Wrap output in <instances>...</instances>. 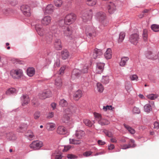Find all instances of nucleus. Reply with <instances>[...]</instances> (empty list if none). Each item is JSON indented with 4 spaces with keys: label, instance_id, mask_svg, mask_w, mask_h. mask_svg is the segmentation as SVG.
Here are the masks:
<instances>
[{
    "label": "nucleus",
    "instance_id": "nucleus-39",
    "mask_svg": "<svg viewBox=\"0 0 159 159\" xmlns=\"http://www.w3.org/2000/svg\"><path fill=\"white\" fill-rule=\"evenodd\" d=\"M59 105L62 107H66L68 105L67 102L64 99H62L60 100L59 102Z\"/></svg>",
    "mask_w": 159,
    "mask_h": 159
},
{
    "label": "nucleus",
    "instance_id": "nucleus-26",
    "mask_svg": "<svg viewBox=\"0 0 159 159\" xmlns=\"http://www.w3.org/2000/svg\"><path fill=\"white\" fill-rule=\"evenodd\" d=\"M35 73V69L33 67H29L27 70V74L29 76H32Z\"/></svg>",
    "mask_w": 159,
    "mask_h": 159
},
{
    "label": "nucleus",
    "instance_id": "nucleus-21",
    "mask_svg": "<svg viewBox=\"0 0 159 159\" xmlns=\"http://www.w3.org/2000/svg\"><path fill=\"white\" fill-rule=\"evenodd\" d=\"M61 42L60 39H56L55 40L54 45L55 48L57 50H60L62 48Z\"/></svg>",
    "mask_w": 159,
    "mask_h": 159
},
{
    "label": "nucleus",
    "instance_id": "nucleus-61",
    "mask_svg": "<svg viewBox=\"0 0 159 159\" xmlns=\"http://www.w3.org/2000/svg\"><path fill=\"white\" fill-rule=\"evenodd\" d=\"M66 69V67L65 66H63L59 70V74L60 75L63 74L64 72V71Z\"/></svg>",
    "mask_w": 159,
    "mask_h": 159
},
{
    "label": "nucleus",
    "instance_id": "nucleus-8",
    "mask_svg": "<svg viewBox=\"0 0 159 159\" xmlns=\"http://www.w3.org/2000/svg\"><path fill=\"white\" fill-rule=\"evenodd\" d=\"M139 39V34L137 33H135L130 35L129 41L132 44L136 45L138 43Z\"/></svg>",
    "mask_w": 159,
    "mask_h": 159
},
{
    "label": "nucleus",
    "instance_id": "nucleus-55",
    "mask_svg": "<svg viewBox=\"0 0 159 159\" xmlns=\"http://www.w3.org/2000/svg\"><path fill=\"white\" fill-rule=\"evenodd\" d=\"M92 153L93 152L91 151H86L83 153V155L85 157H88L90 156Z\"/></svg>",
    "mask_w": 159,
    "mask_h": 159
},
{
    "label": "nucleus",
    "instance_id": "nucleus-16",
    "mask_svg": "<svg viewBox=\"0 0 159 159\" xmlns=\"http://www.w3.org/2000/svg\"><path fill=\"white\" fill-rule=\"evenodd\" d=\"M105 64L102 62L97 63L95 72L97 74H100L103 71Z\"/></svg>",
    "mask_w": 159,
    "mask_h": 159
},
{
    "label": "nucleus",
    "instance_id": "nucleus-27",
    "mask_svg": "<svg viewBox=\"0 0 159 159\" xmlns=\"http://www.w3.org/2000/svg\"><path fill=\"white\" fill-rule=\"evenodd\" d=\"M61 56L63 60H66L68 57L69 56V52L66 50H63L61 52Z\"/></svg>",
    "mask_w": 159,
    "mask_h": 159
},
{
    "label": "nucleus",
    "instance_id": "nucleus-57",
    "mask_svg": "<svg viewBox=\"0 0 159 159\" xmlns=\"http://www.w3.org/2000/svg\"><path fill=\"white\" fill-rule=\"evenodd\" d=\"M40 113L38 111L36 112L34 114V117L35 119H38L40 117Z\"/></svg>",
    "mask_w": 159,
    "mask_h": 159
},
{
    "label": "nucleus",
    "instance_id": "nucleus-1",
    "mask_svg": "<svg viewBox=\"0 0 159 159\" xmlns=\"http://www.w3.org/2000/svg\"><path fill=\"white\" fill-rule=\"evenodd\" d=\"M85 135V132L79 130L76 131L75 134L73 135V138L69 139L70 143L73 144H79L81 143L82 141L81 140Z\"/></svg>",
    "mask_w": 159,
    "mask_h": 159
},
{
    "label": "nucleus",
    "instance_id": "nucleus-63",
    "mask_svg": "<svg viewBox=\"0 0 159 159\" xmlns=\"http://www.w3.org/2000/svg\"><path fill=\"white\" fill-rule=\"evenodd\" d=\"M134 140L132 139H130V140L129 143H133V145H131V148H134L136 147V145L134 143Z\"/></svg>",
    "mask_w": 159,
    "mask_h": 159
},
{
    "label": "nucleus",
    "instance_id": "nucleus-38",
    "mask_svg": "<svg viewBox=\"0 0 159 159\" xmlns=\"http://www.w3.org/2000/svg\"><path fill=\"white\" fill-rule=\"evenodd\" d=\"M97 0H87L86 2L87 4L90 6H93L96 5Z\"/></svg>",
    "mask_w": 159,
    "mask_h": 159
},
{
    "label": "nucleus",
    "instance_id": "nucleus-45",
    "mask_svg": "<svg viewBox=\"0 0 159 159\" xmlns=\"http://www.w3.org/2000/svg\"><path fill=\"white\" fill-rule=\"evenodd\" d=\"M83 122L86 125L89 127H91L93 123L89 120L87 119H85L84 120Z\"/></svg>",
    "mask_w": 159,
    "mask_h": 159
},
{
    "label": "nucleus",
    "instance_id": "nucleus-35",
    "mask_svg": "<svg viewBox=\"0 0 159 159\" xmlns=\"http://www.w3.org/2000/svg\"><path fill=\"white\" fill-rule=\"evenodd\" d=\"M53 2L55 5L58 7H61L62 4V0H54Z\"/></svg>",
    "mask_w": 159,
    "mask_h": 159
},
{
    "label": "nucleus",
    "instance_id": "nucleus-22",
    "mask_svg": "<svg viewBox=\"0 0 159 159\" xmlns=\"http://www.w3.org/2000/svg\"><path fill=\"white\" fill-rule=\"evenodd\" d=\"M6 137L10 140H15L16 139V135L12 132H7L6 133Z\"/></svg>",
    "mask_w": 159,
    "mask_h": 159
},
{
    "label": "nucleus",
    "instance_id": "nucleus-20",
    "mask_svg": "<svg viewBox=\"0 0 159 159\" xmlns=\"http://www.w3.org/2000/svg\"><path fill=\"white\" fill-rule=\"evenodd\" d=\"M54 8L53 5L50 4L48 5L44 10V13L47 14L52 13L54 11Z\"/></svg>",
    "mask_w": 159,
    "mask_h": 159
},
{
    "label": "nucleus",
    "instance_id": "nucleus-14",
    "mask_svg": "<svg viewBox=\"0 0 159 159\" xmlns=\"http://www.w3.org/2000/svg\"><path fill=\"white\" fill-rule=\"evenodd\" d=\"M61 31L64 35L67 37L70 36L72 33L71 29L68 26H63L61 27Z\"/></svg>",
    "mask_w": 159,
    "mask_h": 159
},
{
    "label": "nucleus",
    "instance_id": "nucleus-51",
    "mask_svg": "<svg viewBox=\"0 0 159 159\" xmlns=\"http://www.w3.org/2000/svg\"><path fill=\"white\" fill-rule=\"evenodd\" d=\"M88 67L87 65L84 66L83 68L80 70L82 73H86L88 72Z\"/></svg>",
    "mask_w": 159,
    "mask_h": 159
},
{
    "label": "nucleus",
    "instance_id": "nucleus-40",
    "mask_svg": "<svg viewBox=\"0 0 159 159\" xmlns=\"http://www.w3.org/2000/svg\"><path fill=\"white\" fill-rule=\"evenodd\" d=\"M125 37V33L124 32H121L119 34V38L118 40L119 43H121L124 40Z\"/></svg>",
    "mask_w": 159,
    "mask_h": 159
},
{
    "label": "nucleus",
    "instance_id": "nucleus-34",
    "mask_svg": "<svg viewBox=\"0 0 159 159\" xmlns=\"http://www.w3.org/2000/svg\"><path fill=\"white\" fill-rule=\"evenodd\" d=\"M16 92V90L14 88H11L8 89L6 92L7 94L9 95L14 94Z\"/></svg>",
    "mask_w": 159,
    "mask_h": 159
},
{
    "label": "nucleus",
    "instance_id": "nucleus-2",
    "mask_svg": "<svg viewBox=\"0 0 159 159\" xmlns=\"http://www.w3.org/2000/svg\"><path fill=\"white\" fill-rule=\"evenodd\" d=\"M92 10L91 9L85 10L81 13V17L84 22L90 20L92 17Z\"/></svg>",
    "mask_w": 159,
    "mask_h": 159
},
{
    "label": "nucleus",
    "instance_id": "nucleus-58",
    "mask_svg": "<svg viewBox=\"0 0 159 159\" xmlns=\"http://www.w3.org/2000/svg\"><path fill=\"white\" fill-rule=\"evenodd\" d=\"M103 109L105 111H107V109L112 110V106H111L108 105H107L106 106H103Z\"/></svg>",
    "mask_w": 159,
    "mask_h": 159
},
{
    "label": "nucleus",
    "instance_id": "nucleus-47",
    "mask_svg": "<svg viewBox=\"0 0 159 159\" xmlns=\"http://www.w3.org/2000/svg\"><path fill=\"white\" fill-rule=\"evenodd\" d=\"M151 29L154 32H158L159 31V25L154 24L151 26Z\"/></svg>",
    "mask_w": 159,
    "mask_h": 159
},
{
    "label": "nucleus",
    "instance_id": "nucleus-62",
    "mask_svg": "<svg viewBox=\"0 0 159 159\" xmlns=\"http://www.w3.org/2000/svg\"><path fill=\"white\" fill-rule=\"evenodd\" d=\"M154 128L155 129H159V123L157 121H156L154 124Z\"/></svg>",
    "mask_w": 159,
    "mask_h": 159
},
{
    "label": "nucleus",
    "instance_id": "nucleus-6",
    "mask_svg": "<svg viewBox=\"0 0 159 159\" xmlns=\"http://www.w3.org/2000/svg\"><path fill=\"white\" fill-rule=\"evenodd\" d=\"M85 34L89 37L93 38L97 35L96 29L93 26H87L85 29Z\"/></svg>",
    "mask_w": 159,
    "mask_h": 159
},
{
    "label": "nucleus",
    "instance_id": "nucleus-15",
    "mask_svg": "<svg viewBox=\"0 0 159 159\" xmlns=\"http://www.w3.org/2000/svg\"><path fill=\"white\" fill-rule=\"evenodd\" d=\"M95 16L96 19L101 22H102L106 18V14L102 12L97 13Z\"/></svg>",
    "mask_w": 159,
    "mask_h": 159
},
{
    "label": "nucleus",
    "instance_id": "nucleus-56",
    "mask_svg": "<svg viewBox=\"0 0 159 159\" xmlns=\"http://www.w3.org/2000/svg\"><path fill=\"white\" fill-rule=\"evenodd\" d=\"M121 148L123 149H126L131 148V145L130 144H124L121 146Z\"/></svg>",
    "mask_w": 159,
    "mask_h": 159
},
{
    "label": "nucleus",
    "instance_id": "nucleus-25",
    "mask_svg": "<svg viewBox=\"0 0 159 159\" xmlns=\"http://www.w3.org/2000/svg\"><path fill=\"white\" fill-rule=\"evenodd\" d=\"M82 92L80 90H77L73 95L74 99L75 100H78L82 96Z\"/></svg>",
    "mask_w": 159,
    "mask_h": 159
},
{
    "label": "nucleus",
    "instance_id": "nucleus-28",
    "mask_svg": "<svg viewBox=\"0 0 159 159\" xmlns=\"http://www.w3.org/2000/svg\"><path fill=\"white\" fill-rule=\"evenodd\" d=\"M51 32L52 34H54L55 36L57 37L58 33H57V26L55 25H53L50 28Z\"/></svg>",
    "mask_w": 159,
    "mask_h": 159
},
{
    "label": "nucleus",
    "instance_id": "nucleus-36",
    "mask_svg": "<svg viewBox=\"0 0 159 159\" xmlns=\"http://www.w3.org/2000/svg\"><path fill=\"white\" fill-rule=\"evenodd\" d=\"M124 125L125 127L128 130L130 133L132 134H133L135 133V130L134 129L129 127L128 125H126L125 124H124Z\"/></svg>",
    "mask_w": 159,
    "mask_h": 159
},
{
    "label": "nucleus",
    "instance_id": "nucleus-32",
    "mask_svg": "<svg viewBox=\"0 0 159 159\" xmlns=\"http://www.w3.org/2000/svg\"><path fill=\"white\" fill-rule=\"evenodd\" d=\"M142 38L143 40L146 42L148 40V31L146 29H144L143 30L142 34Z\"/></svg>",
    "mask_w": 159,
    "mask_h": 159
},
{
    "label": "nucleus",
    "instance_id": "nucleus-19",
    "mask_svg": "<svg viewBox=\"0 0 159 159\" xmlns=\"http://www.w3.org/2000/svg\"><path fill=\"white\" fill-rule=\"evenodd\" d=\"M107 9L110 14L113 13L116 10V6L113 2H110L107 5Z\"/></svg>",
    "mask_w": 159,
    "mask_h": 159
},
{
    "label": "nucleus",
    "instance_id": "nucleus-5",
    "mask_svg": "<svg viewBox=\"0 0 159 159\" xmlns=\"http://www.w3.org/2000/svg\"><path fill=\"white\" fill-rule=\"evenodd\" d=\"M76 19V16L73 13L67 14L64 19V23L66 24L69 25L73 23Z\"/></svg>",
    "mask_w": 159,
    "mask_h": 159
},
{
    "label": "nucleus",
    "instance_id": "nucleus-44",
    "mask_svg": "<svg viewBox=\"0 0 159 159\" xmlns=\"http://www.w3.org/2000/svg\"><path fill=\"white\" fill-rule=\"evenodd\" d=\"M103 132L109 137H113V134L112 133L107 129H104L103 130Z\"/></svg>",
    "mask_w": 159,
    "mask_h": 159
},
{
    "label": "nucleus",
    "instance_id": "nucleus-52",
    "mask_svg": "<svg viewBox=\"0 0 159 159\" xmlns=\"http://www.w3.org/2000/svg\"><path fill=\"white\" fill-rule=\"evenodd\" d=\"M67 157L69 159H75L77 158V157L74 154H69L67 155Z\"/></svg>",
    "mask_w": 159,
    "mask_h": 159
},
{
    "label": "nucleus",
    "instance_id": "nucleus-53",
    "mask_svg": "<svg viewBox=\"0 0 159 159\" xmlns=\"http://www.w3.org/2000/svg\"><path fill=\"white\" fill-rule=\"evenodd\" d=\"M71 148V146L70 145H67L64 146V148L62 150L63 152H66L69 150Z\"/></svg>",
    "mask_w": 159,
    "mask_h": 159
},
{
    "label": "nucleus",
    "instance_id": "nucleus-3",
    "mask_svg": "<svg viewBox=\"0 0 159 159\" xmlns=\"http://www.w3.org/2000/svg\"><path fill=\"white\" fill-rule=\"evenodd\" d=\"M94 115L95 117L98 120V123L101 125H107L110 124V122L108 120L102 118L101 114L94 113Z\"/></svg>",
    "mask_w": 159,
    "mask_h": 159
},
{
    "label": "nucleus",
    "instance_id": "nucleus-37",
    "mask_svg": "<svg viewBox=\"0 0 159 159\" xmlns=\"http://www.w3.org/2000/svg\"><path fill=\"white\" fill-rule=\"evenodd\" d=\"M97 89L98 92L102 93L104 90V87L102 84L100 83H98L97 84Z\"/></svg>",
    "mask_w": 159,
    "mask_h": 159
},
{
    "label": "nucleus",
    "instance_id": "nucleus-46",
    "mask_svg": "<svg viewBox=\"0 0 159 159\" xmlns=\"http://www.w3.org/2000/svg\"><path fill=\"white\" fill-rule=\"evenodd\" d=\"M144 111L146 112H149L152 110L151 107L149 104H147L144 106Z\"/></svg>",
    "mask_w": 159,
    "mask_h": 159
},
{
    "label": "nucleus",
    "instance_id": "nucleus-11",
    "mask_svg": "<svg viewBox=\"0 0 159 159\" xmlns=\"http://www.w3.org/2000/svg\"><path fill=\"white\" fill-rule=\"evenodd\" d=\"M52 20L51 17L49 16H44L41 20V23L43 26H47L49 25L51 23Z\"/></svg>",
    "mask_w": 159,
    "mask_h": 159
},
{
    "label": "nucleus",
    "instance_id": "nucleus-12",
    "mask_svg": "<svg viewBox=\"0 0 159 159\" xmlns=\"http://www.w3.org/2000/svg\"><path fill=\"white\" fill-rule=\"evenodd\" d=\"M35 27L37 32L40 36H43L45 34V30L40 25H36Z\"/></svg>",
    "mask_w": 159,
    "mask_h": 159
},
{
    "label": "nucleus",
    "instance_id": "nucleus-24",
    "mask_svg": "<svg viewBox=\"0 0 159 159\" xmlns=\"http://www.w3.org/2000/svg\"><path fill=\"white\" fill-rule=\"evenodd\" d=\"M57 133L61 134H65L66 132V129L64 126H59L57 129Z\"/></svg>",
    "mask_w": 159,
    "mask_h": 159
},
{
    "label": "nucleus",
    "instance_id": "nucleus-59",
    "mask_svg": "<svg viewBox=\"0 0 159 159\" xmlns=\"http://www.w3.org/2000/svg\"><path fill=\"white\" fill-rule=\"evenodd\" d=\"M130 79L132 80H137L138 77L136 75H133L130 76Z\"/></svg>",
    "mask_w": 159,
    "mask_h": 159
},
{
    "label": "nucleus",
    "instance_id": "nucleus-64",
    "mask_svg": "<svg viewBox=\"0 0 159 159\" xmlns=\"http://www.w3.org/2000/svg\"><path fill=\"white\" fill-rule=\"evenodd\" d=\"M98 143L99 145H104L105 144V142L102 140H98Z\"/></svg>",
    "mask_w": 159,
    "mask_h": 159
},
{
    "label": "nucleus",
    "instance_id": "nucleus-10",
    "mask_svg": "<svg viewBox=\"0 0 159 159\" xmlns=\"http://www.w3.org/2000/svg\"><path fill=\"white\" fill-rule=\"evenodd\" d=\"M52 93L49 90H44L41 92L39 95V98L41 99H44L52 96Z\"/></svg>",
    "mask_w": 159,
    "mask_h": 159
},
{
    "label": "nucleus",
    "instance_id": "nucleus-60",
    "mask_svg": "<svg viewBox=\"0 0 159 159\" xmlns=\"http://www.w3.org/2000/svg\"><path fill=\"white\" fill-rule=\"evenodd\" d=\"M54 116V113L52 112H50L48 114L47 118L48 119H50L52 118Z\"/></svg>",
    "mask_w": 159,
    "mask_h": 159
},
{
    "label": "nucleus",
    "instance_id": "nucleus-41",
    "mask_svg": "<svg viewBox=\"0 0 159 159\" xmlns=\"http://www.w3.org/2000/svg\"><path fill=\"white\" fill-rule=\"evenodd\" d=\"M53 39V35L51 34H47L46 37V40L48 43H50Z\"/></svg>",
    "mask_w": 159,
    "mask_h": 159
},
{
    "label": "nucleus",
    "instance_id": "nucleus-9",
    "mask_svg": "<svg viewBox=\"0 0 159 159\" xmlns=\"http://www.w3.org/2000/svg\"><path fill=\"white\" fill-rule=\"evenodd\" d=\"M20 9L24 15L27 16H30L31 15V10L29 6L23 5L21 7Z\"/></svg>",
    "mask_w": 159,
    "mask_h": 159
},
{
    "label": "nucleus",
    "instance_id": "nucleus-17",
    "mask_svg": "<svg viewBox=\"0 0 159 159\" xmlns=\"http://www.w3.org/2000/svg\"><path fill=\"white\" fill-rule=\"evenodd\" d=\"M102 54L103 53L101 50L95 48L93 52V57L94 59L99 58L101 57Z\"/></svg>",
    "mask_w": 159,
    "mask_h": 159
},
{
    "label": "nucleus",
    "instance_id": "nucleus-4",
    "mask_svg": "<svg viewBox=\"0 0 159 159\" xmlns=\"http://www.w3.org/2000/svg\"><path fill=\"white\" fill-rule=\"evenodd\" d=\"M10 75L14 79H19L22 76L23 72L20 69H13L10 71Z\"/></svg>",
    "mask_w": 159,
    "mask_h": 159
},
{
    "label": "nucleus",
    "instance_id": "nucleus-13",
    "mask_svg": "<svg viewBox=\"0 0 159 159\" xmlns=\"http://www.w3.org/2000/svg\"><path fill=\"white\" fill-rule=\"evenodd\" d=\"M82 73L80 70L77 69H74L72 73L71 78L73 80L78 78L81 75Z\"/></svg>",
    "mask_w": 159,
    "mask_h": 159
},
{
    "label": "nucleus",
    "instance_id": "nucleus-30",
    "mask_svg": "<svg viewBox=\"0 0 159 159\" xmlns=\"http://www.w3.org/2000/svg\"><path fill=\"white\" fill-rule=\"evenodd\" d=\"M129 59V58L128 57H122L120 62V65L121 66H124Z\"/></svg>",
    "mask_w": 159,
    "mask_h": 159
},
{
    "label": "nucleus",
    "instance_id": "nucleus-54",
    "mask_svg": "<svg viewBox=\"0 0 159 159\" xmlns=\"http://www.w3.org/2000/svg\"><path fill=\"white\" fill-rule=\"evenodd\" d=\"M133 112L134 113L139 114L140 112V111L139 108L134 107L133 110Z\"/></svg>",
    "mask_w": 159,
    "mask_h": 159
},
{
    "label": "nucleus",
    "instance_id": "nucleus-23",
    "mask_svg": "<svg viewBox=\"0 0 159 159\" xmlns=\"http://www.w3.org/2000/svg\"><path fill=\"white\" fill-rule=\"evenodd\" d=\"M25 136L30 140H32L35 138V136L31 130H29L26 133Z\"/></svg>",
    "mask_w": 159,
    "mask_h": 159
},
{
    "label": "nucleus",
    "instance_id": "nucleus-7",
    "mask_svg": "<svg viewBox=\"0 0 159 159\" xmlns=\"http://www.w3.org/2000/svg\"><path fill=\"white\" fill-rule=\"evenodd\" d=\"M43 145L42 142L36 140L34 141L30 145V147L34 150H38Z\"/></svg>",
    "mask_w": 159,
    "mask_h": 159
},
{
    "label": "nucleus",
    "instance_id": "nucleus-33",
    "mask_svg": "<svg viewBox=\"0 0 159 159\" xmlns=\"http://www.w3.org/2000/svg\"><path fill=\"white\" fill-rule=\"evenodd\" d=\"M55 126V125L53 123H49L47 124V127L49 130H52Z\"/></svg>",
    "mask_w": 159,
    "mask_h": 159
},
{
    "label": "nucleus",
    "instance_id": "nucleus-48",
    "mask_svg": "<svg viewBox=\"0 0 159 159\" xmlns=\"http://www.w3.org/2000/svg\"><path fill=\"white\" fill-rule=\"evenodd\" d=\"M147 97L151 100H154L157 98V96L156 94H151L147 95Z\"/></svg>",
    "mask_w": 159,
    "mask_h": 159
},
{
    "label": "nucleus",
    "instance_id": "nucleus-49",
    "mask_svg": "<svg viewBox=\"0 0 159 159\" xmlns=\"http://www.w3.org/2000/svg\"><path fill=\"white\" fill-rule=\"evenodd\" d=\"M70 119V118L68 115H65L62 119V120L64 123L68 122Z\"/></svg>",
    "mask_w": 159,
    "mask_h": 159
},
{
    "label": "nucleus",
    "instance_id": "nucleus-43",
    "mask_svg": "<svg viewBox=\"0 0 159 159\" xmlns=\"http://www.w3.org/2000/svg\"><path fill=\"white\" fill-rule=\"evenodd\" d=\"M62 81L60 77L57 78L55 81V84L58 87H61L62 85Z\"/></svg>",
    "mask_w": 159,
    "mask_h": 159
},
{
    "label": "nucleus",
    "instance_id": "nucleus-50",
    "mask_svg": "<svg viewBox=\"0 0 159 159\" xmlns=\"http://www.w3.org/2000/svg\"><path fill=\"white\" fill-rule=\"evenodd\" d=\"M26 129V126L25 125H20L18 129V131L19 132H23Z\"/></svg>",
    "mask_w": 159,
    "mask_h": 159
},
{
    "label": "nucleus",
    "instance_id": "nucleus-31",
    "mask_svg": "<svg viewBox=\"0 0 159 159\" xmlns=\"http://www.w3.org/2000/svg\"><path fill=\"white\" fill-rule=\"evenodd\" d=\"M104 56L106 59H110L111 57V50L108 48L104 54Z\"/></svg>",
    "mask_w": 159,
    "mask_h": 159
},
{
    "label": "nucleus",
    "instance_id": "nucleus-29",
    "mask_svg": "<svg viewBox=\"0 0 159 159\" xmlns=\"http://www.w3.org/2000/svg\"><path fill=\"white\" fill-rule=\"evenodd\" d=\"M146 56L148 59L153 60L157 58V56L155 55L151 51L148 52L146 53Z\"/></svg>",
    "mask_w": 159,
    "mask_h": 159
},
{
    "label": "nucleus",
    "instance_id": "nucleus-18",
    "mask_svg": "<svg viewBox=\"0 0 159 159\" xmlns=\"http://www.w3.org/2000/svg\"><path fill=\"white\" fill-rule=\"evenodd\" d=\"M21 100L23 106L27 105L30 101L29 96L26 94H24L21 97Z\"/></svg>",
    "mask_w": 159,
    "mask_h": 159
},
{
    "label": "nucleus",
    "instance_id": "nucleus-42",
    "mask_svg": "<svg viewBox=\"0 0 159 159\" xmlns=\"http://www.w3.org/2000/svg\"><path fill=\"white\" fill-rule=\"evenodd\" d=\"M101 82L104 84H107L109 82V77L108 76H103Z\"/></svg>",
    "mask_w": 159,
    "mask_h": 159
}]
</instances>
